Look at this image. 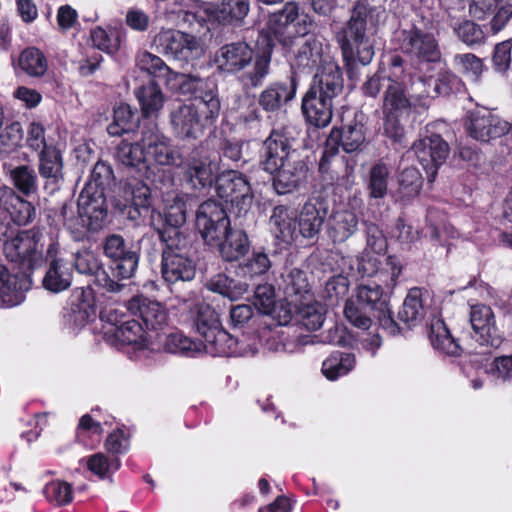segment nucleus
I'll return each instance as SVG.
<instances>
[{
    "label": "nucleus",
    "mask_w": 512,
    "mask_h": 512,
    "mask_svg": "<svg viewBox=\"0 0 512 512\" xmlns=\"http://www.w3.org/2000/svg\"><path fill=\"white\" fill-rule=\"evenodd\" d=\"M136 97L145 117H156L164 105V95L161 88L154 82L140 87Z\"/></svg>",
    "instance_id": "nucleus-48"
},
{
    "label": "nucleus",
    "mask_w": 512,
    "mask_h": 512,
    "mask_svg": "<svg viewBox=\"0 0 512 512\" xmlns=\"http://www.w3.org/2000/svg\"><path fill=\"white\" fill-rule=\"evenodd\" d=\"M299 153L292 147L285 130H273L263 143L261 165L270 174H274L283 164H287Z\"/></svg>",
    "instance_id": "nucleus-15"
},
{
    "label": "nucleus",
    "mask_w": 512,
    "mask_h": 512,
    "mask_svg": "<svg viewBox=\"0 0 512 512\" xmlns=\"http://www.w3.org/2000/svg\"><path fill=\"white\" fill-rule=\"evenodd\" d=\"M334 104L335 102L331 100L307 91L302 99L301 108L308 123L317 128H324L332 120Z\"/></svg>",
    "instance_id": "nucleus-34"
},
{
    "label": "nucleus",
    "mask_w": 512,
    "mask_h": 512,
    "mask_svg": "<svg viewBox=\"0 0 512 512\" xmlns=\"http://www.w3.org/2000/svg\"><path fill=\"white\" fill-rule=\"evenodd\" d=\"M344 79L341 68L334 62H327L314 75L309 92L324 99L335 100L342 94Z\"/></svg>",
    "instance_id": "nucleus-24"
},
{
    "label": "nucleus",
    "mask_w": 512,
    "mask_h": 512,
    "mask_svg": "<svg viewBox=\"0 0 512 512\" xmlns=\"http://www.w3.org/2000/svg\"><path fill=\"white\" fill-rule=\"evenodd\" d=\"M128 310L138 315L150 330H162L167 325V311L158 301L136 296L129 301Z\"/></svg>",
    "instance_id": "nucleus-29"
},
{
    "label": "nucleus",
    "mask_w": 512,
    "mask_h": 512,
    "mask_svg": "<svg viewBox=\"0 0 512 512\" xmlns=\"http://www.w3.org/2000/svg\"><path fill=\"white\" fill-rule=\"evenodd\" d=\"M312 25V18L300 14L298 4L294 2L286 3L283 9L269 19L270 32L283 46H289L297 37L307 35Z\"/></svg>",
    "instance_id": "nucleus-6"
},
{
    "label": "nucleus",
    "mask_w": 512,
    "mask_h": 512,
    "mask_svg": "<svg viewBox=\"0 0 512 512\" xmlns=\"http://www.w3.org/2000/svg\"><path fill=\"white\" fill-rule=\"evenodd\" d=\"M142 143L147 147V158L158 165L171 166L181 162V154L177 147L158 128L150 122L142 129Z\"/></svg>",
    "instance_id": "nucleus-14"
},
{
    "label": "nucleus",
    "mask_w": 512,
    "mask_h": 512,
    "mask_svg": "<svg viewBox=\"0 0 512 512\" xmlns=\"http://www.w3.org/2000/svg\"><path fill=\"white\" fill-rule=\"evenodd\" d=\"M116 157L123 165L136 168L139 172L148 169L147 147L143 145L142 139L135 143L121 141L117 146Z\"/></svg>",
    "instance_id": "nucleus-46"
},
{
    "label": "nucleus",
    "mask_w": 512,
    "mask_h": 512,
    "mask_svg": "<svg viewBox=\"0 0 512 512\" xmlns=\"http://www.w3.org/2000/svg\"><path fill=\"white\" fill-rule=\"evenodd\" d=\"M282 278L284 293L287 299H290L289 305L297 306L298 302L308 298L310 285L306 272L292 268L282 275Z\"/></svg>",
    "instance_id": "nucleus-42"
},
{
    "label": "nucleus",
    "mask_w": 512,
    "mask_h": 512,
    "mask_svg": "<svg viewBox=\"0 0 512 512\" xmlns=\"http://www.w3.org/2000/svg\"><path fill=\"white\" fill-rule=\"evenodd\" d=\"M107 212L103 188L86 184L77 204L73 201L63 203L60 216L73 238L79 241L85 237L87 231L97 232L105 226Z\"/></svg>",
    "instance_id": "nucleus-3"
},
{
    "label": "nucleus",
    "mask_w": 512,
    "mask_h": 512,
    "mask_svg": "<svg viewBox=\"0 0 512 512\" xmlns=\"http://www.w3.org/2000/svg\"><path fill=\"white\" fill-rule=\"evenodd\" d=\"M136 65L154 77L165 78L168 83L175 81V75L179 74L173 72L159 56L148 51H140L137 54Z\"/></svg>",
    "instance_id": "nucleus-53"
},
{
    "label": "nucleus",
    "mask_w": 512,
    "mask_h": 512,
    "mask_svg": "<svg viewBox=\"0 0 512 512\" xmlns=\"http://www.w3.org/2000/svg\"><path fill=\"white\" fill-rule=\"evenodd\" d=\"M250 12V0H220L207 5L206 13L224 26L241 27Z\"/></svg>",
    "instance_id": "nucleus-25"
},
{
    "label": "nucleus",
    "mask_w": 512,
    "mask_h": 512,
    "mask_svg": "<svg viewBox=\"0 0 512 512\" xmlns=\"http://www.w3.org/2000/svg\"><path fill=\"white\" fill-rule=\"evenodd\" d=\"M385 288L376 282L360 284L356 289L357 302L369 309L370 312L387 311L389 304L388 293Z\"/></svg>",
    "instance_id": "nucleus-45"
},
{
    "label": "nucleus",
    "mask_w": 512,
    "mask_h": 512,
    "mask_svg": "<svg viewBox=\"0 0 512 512\" xmlns=\"http://www.w3.org/2000/svg\"><path fill=\"white\" fill-rule=\"evenodd\" d=\"M209 290L219 293L230 300H236L243 296L248 285L245 282L234 280L225 274H218L211 278L207 283Z\"/></svg>",
    "instance_id": "nucleus-56"
},
{
    "label": "nucleus",
    "mask_w": 512,
    "mask_h": 512,
    "mask_svg": "<svg viewBox=\"0 0 512 512\" xmlns=\"http://www.w3.org/2000/svg\"><path fill=\"white\" fill-rule=\"evenodd\" d=\"M137 119L127 104H121L114 110L113 122L108 125L107 132L111 136H120L133 129Z\"/></svg>",
    "instance_id": "nucleus-63"
},
{
    "label": "nucleus",
    "mask_w": 512,
    "mask_h": 512,
    "mask_svg": "<svg viewBox=\"0 0 512 512\" xmlns=\"http://www.w3.org/2000/svg\"><path fill=\"white\" fill-rule=\"evenodd\" d=\"M138 263L139 255L137 252H128V254L111 260L110 274L105 270L101 271L98 275V285L107 292H120L126 286L121 281L134 276Z\"/></svg>",
    "instance_id": "nucleus-23"
},
{
    "label": "nucleus",
    "mask_w": 512,
    "mask_h": 512,
    "mask_svg": "<svg viewBox=\"0 0 512 512\" xmlns=\"http://www.w3.org/2000/svg\"><path fill=\"white\" fill-rule=\"evenodd\" d=\"M62 169V157L55 147L50 146L39 154V173L43 178L58 183L63 179Z\"/></svg>",
    "instance_id": "nucleus-50"
},
{
    "label": "nucleus",
    "mask_w": 512,
    "mask_h": 512,
    "mask_svg": "<svg viewBox=\"0 0 512 512\" xmlns=\"http://www.w3.org/2000/svg\"><path fill=\"white\" fill-rule=\"evenodd\" d=\"M401 50L419 62L436 63L441 59L438 41L433 34L417 27L401 32Z\"/></svg>",
    "instance_id": "nucleus-13"
},
{
    "label": "nucleus",
    "mask_w": 512,
    "mask_h": 512,
    "mask_svg": "<svg viewBox=\"0 0 512 512\" xmlns=\"http://www.w3.org/2000/svg\"><path fill=\"white\" fill-rule=\"evenodd\" d=\"M95 314L92 290L83 287L74 289L63 313L64 321L69 328L76 330L84 327Z\"/></svg>",
    "instance_id": "nucleus-21"
},
{
    "label": "nucleus",
    "mask_w": 512,
    "mask_h": 512,
    "mask_svg": "<svg viewBox=\"0 0 512 512\" xmlns=\"http://www.w3.org/2000/svg\"><path fill=\"white\" fill-rule=\"evenodd\" d=\"M328 209V203L323 198H310L301 209L298 232L305 238L317 235L327 216Z\"/></svg>",
    "instance_id": "nucleus-28"
},
{
    "label": "nucleus",
    "mask_w": 512,
    "mask_h": 512,
    "mask_svg": "<svg viewBox=\"0 0 512 512\" xmlns=\"http://www.w3.org/2000/svg\"><path fill=\"white\" fill-rule=\"evenodd\" d=\"M200 106L180 104L170 112V123L175 135L179 138L196 139L202 134L206 125L212 124L217 118H207Z\"/></svg>",
    "instance_id": "nucleus-11"
},
{
    "label": "nucleus",
    "mask_w": 512,
    "mask_h": 512,
    "mask_svg": "<svg viewBox=\"0 0 512 512\" xmlns=\"http://www.w3.org/2000/svg\"><path fill=\"white\" fill-rule=\"evenodd\" d=\"M398 184L399 187L396 191L397 200L408 202L418 196L422 188V176L414 167L405 168L399 174Z\"/></svg>",
    "instance_id": "nucleus-52"
},
{
    "label": "nucleus",
    "mask_w": 512,
    "mask_h": 512,
    "mask_svg": "<svg viewBox=\"0 0 512 512\" xmlns=\"http://www.w3.org/2000/svg\"><path fill=\"white\" fill-rule=\"evenodd\" d=\"M296 94V83L291 77L290 83L275 82L264 89L258 98V103L266 112H276Z\"/></svg>",
    "instance_id": "nucleus-37"
},
{
    "label": "nucleus",
    "mask_w": 512,
    "mask_h": 512,
    "mask_svg": "<svg viewBox=\"0 0 512 512\" xmlns=\"http://www.w3.org/2000/svg\"><path fill=\"white\" fill-rule=\"evenodd\" d=\"M385 19L383 7L371 5L368 0L354 3L349 20L336 34L344 61L348 64L358 61L362 65L372 61L375 54L374 36Z\"/></svg>",
    "instance_id": "nucleus-1"
},
{
    "label": "nucleus",
    "mask_w": 512,
    "mask_h": 512,
    "mask_svg": "<svg viewBox=\"0 0 512 512\" xmlns=\"http://www.w3.org/2000/svg\"><path fill=\"white\" fill-rule=\"evenodd\" d=\"M270 61L269 55L265 53L255 54L253 52V60L250 65L240 71L241 74L238 80L243 88L251 89L262 85L270 72Z\"/></svg>",
    "instance_id": "nucleus-43"
},
{
    "label": "nucleus",
    "mask_w": 512,
    "mask_h": 512,
    "mask_svg": "<svg viewBox=\"0 0 512 512\" xmlns=\"http://www.w3.org/2000/svg\"><path fill=\"white\" fill-rule=\"evenodd\" d=\"M466 126L469 135L482 142L501 137L511 128L509 122L486 109L472 112Z\"/></svg>",
    "instance_id": "nucleus-22"
},
{
    "label": "nucleus",
    "mask_w": 512,
    "mask_h": 512,
    "mask_svg": "<svg viewBox=\"0 0 512 512\" xmlns=\"http://www.w3.org/2000/svg\"><path fill=\"white\" fill-rule=\"evenodd\" d=\"M154 43L161 52L180 61L197 58L203 52L199 39L178 30L162 29L155 36Z\"/></svg>",
    "instance_id": "nucleus-9"
},
{
    "label": "nucleus",
    "mask_w": 512,
    "mask_h": 512,
    "mask_svg": "<svg viewBox=\"0 0 512 512\" xmlns=\"http://www.w3.org/2000/svg\"><path fill=\"white\" fill-rule=\"evenodd\" d=\"M164 348L169 353L194 356L202 352V343L175 332L166 336Z\"/></svg>",
    "instance_id": "nucleus-60"
},
{
    "label": "nucleus",
    "mask_w": 512,
    "mask_h": 512,
    "mask_svg": "<svg viewBox=\"0 0 512 512\" xmlns=\"http://www.w3.org/2000/svg\"><path fill=\"white\" fill-rule=\"evenodd\" d=\"M104 322L103 333L114 346H131L135 351L149 349L152 336L146 333L140 323L129 319L121 309H106L101 314Z\"/></svg>",
    "instance_id": "nucleus-4"
},
{
    "label": "nucleus",
    "mask_w": 512,
    "mask_h": 512,
    "mask_svg": "<svg viewBox=\"0 0 512 512\" xmlns=\"http://www.w3.org/2000/svg\"><path fill=\"white\" fill-rule=\"evenodd\" d=\"M56 257H45V262L50 260V265L43 278L45 289L58 293L66 290L71 285V273L63 260Z\"/></svg>",
    "instance_id": "nucleus-44"
},
{
    "label": "nucleus",
    "mask_w": 512,
    "mask_h": 512,
    "mask_svg": "<svg viewBox=\"0 0 512 512\" xmlns=\"http://www.w3.org/2000/svg\"><path fill=\"white\" fill-rule=\"evenodd\" d=\"M3 252L7 260L20 270L19 273L27 277L29 272L45 263V257L59 254L58 234L38 227L23 230L5 241Z\"/></svg>",
    "instance_id": "nucleus-2"
},
{
    "label": "nucleus",
    "mask_w": 512,
    "mask_h": 512,
    "mask_svg": "<svg viewBox=\"0 0 512 512\" xmlns=\"http://www.w3.org/2000/svg\"><path fill=\"white\" fill-rule=\"evenodd\" d=\"M218 166L203 147L195 148L189 155L184 168V180L193 189L211 187L216 181Z\"/></svg>",
    "instance_id": "nucleus-16"
},
{
    "label": "nucleus",
    "mask_w": 512,
    "mask_h": 512,
    "mask_svg": "<svg viewBox=\"0 0 512 512\" xmlns=\"http://www.w3.org/2000/svg\"><path fill=\"white\" fill-rule=\"evenodd\" d=\"M427 300L426 291L418 287L411 288L398 312L399 319L412 326L420 323L427 313Z\"/></svg>",
    "instance_id": "nucleus-38"
},
{
    "label": "nucleus",
    "mask_w": 512,
    "mask_h": 512,
    "mask_svg": "<svg viewBox=\"0 0 512 512\" xmlns=\"http://www.w3.org/2000/svg\"><path fill=\"white\" fill-rule=\"evenodd\" d=\"M328 47L323 39L310 35L305 38L297 49L291 62V67L300 72H311L315 68L320 69L327 62H334L328 53Z\"/></svg>",
    "instance_id": "nucleus-20"
},
{
    "label": "nucleus",
    "mask_w": 512,
    "mask_h": 512,
    "mask_svg": "<svg viewBox=\"0 0 512 512\" xmlns=\"http://www.w3.org/2000/svg\"><path fill=\"white\" fill-rule=\"evenodd\" d=\"M495 10L490 22L493 33L502 30L512 18V0H473L470 5V12L477 19H484Z\"/></svg>",
    "instance_id": "nucleus-31"
},
{
    "label": "nucleus",
    "mask_w": 512,
    "mask_h": 512,
    "mask_svg": "<svg viewBox=\"0 0 512 512\" xmlns=\"http://www.w3.org/2000/svg\"><path fill=\"white\" fill-rule=\"evenodd\" d=\"M219 242L211 246L218 247L222 258L229 262L240 259L250 249L247 234L243 230H233L231 227L227 229V233Z\"/></svg>",
    "instance_id": "nucleus-40"
},
{
    "label": "nucleus",
    "mask_w": 512,
    "mask_h": 512,
    "mask_svg": "<svg viewBox=\"0 0 512 512\" xmlns=\"http://www.w3.org/2000/svg\"><path fill=\"white\" fill-rule=\"evenodd\" d=\"M412 150L423 169L427 172L429 180L433 181L438 168L446 161L449 155L447 142L441 136L433 134L414 142Z\"/></svg>",
    "instance_id": "nucleus-18"
},
{
    "label": "nucleus",
    "mask_w": 512,
    "mask_h": 512,
    "mask_svg": "<svg viewBox=\"0 0 512 512\" xmlns=\"http://www.w3.org/2000/svg\"><path fill=\"white\" fill-rule=\"evenodd\" d=\"M2 207L6 211L11 220L19 225L25 226L31 223L36 217L35 207L27 200L20 197L13 188H3Z\"/></svg>",
    "instance_id": "nucleus-36"
},
{
    "label": "nucleus",
    "mask_w": 512,
    "mask_h": 512,
    "mask_svg": "<svg viewBox=\"0 0 512 512\" xmlns=\"http://www.w3.org/2000/svg\"><path fill=\"white\" fill-rule=\"evenodd\" d=\"M306 174L307 166L300 159V156L287 164H283L274 173L273 186L275 191L280 195L291 193L305 180Z\"/></svg>",
    "instance_id": "nucleus-33"
},
{
    "label": "nucleus",
    "mask_w": 512,
    "mask_h": 512,
    "mask_svg": "<svg viewBox=\"0 0 512 512\" xmlns=\"http://www.w3.org/2000/svg\"><path fill=\"white\" fill-rule=\"evenodd\" d=\"M254 50L245 42H234L223 45L215 56L219 70L229 74L239 73L247 68L253 60Z\"/></svg>",
    "instance_id": "nucleus-26"
},
{
    "label": "nucleus",
    "mask_w": 512,
    "mask_h": 512,
    "mask_svg": "<svg viewBox=\"0 0 512 512\" xmlns=\"http://www.w3.org/2000/svg\"><path fill=\"white\" fill-rule=\"evenodd\" d=\"M382 111L384 115V133L394 141H400L404 135L401 120L415 112L406 86L402 82L387 80L383 97Z\"/></svg>",
    "instance_id": "nucleus-5"
},
{
    "label": "nucleus",
    "mask_w": 512,
    "mask_h": 512,
    "mask_svg": "<svg viewBox=\"0 0 512 512\" xmlns=\"http://www.w3.org/2000/svg\"><path fill=\"white\" fill-rule=\"evenodd\" d=\"M355 366V356L350 353L335 352L322 363V373L329 380L348 374Z\"/></svg>",
    "instance_id": "nucleus-55"
},
{
    "label": "nucleus",
    "mask_w": 512,
    "mask_h": 512,
    "mask_svg": "<svg viewBox=\"0 0 512 512\" xmlns=\"http://www.w3.org/2000/svg\"><path fill=\"white\" fill-rule=\"evenodd\" d=\"M230 227V220L221 204L203 202L196 212V228L207 245L220 243Z\"/></svg>",
    "instance_id": "nucleus-8"
},
{
    "label": "nucleus",
    "mask_w": 512,
    "mask_h": 512,
    "mask_svg": "<svg viewBox=\"0 0 512 512\" xmlns=\"http://www.w3.org/2000/svg\"><path fill=\"white\" fill-rule=\"evenodd\" d=\"M162 221L161 213L152 210L150 216V224L159 234L161 243L163 244L162 257L167 254H186L189 252V241L186 235L180 230V227L160 226L157 224Z\"/></svg>",
    "instance_id": "nucleus-30"
},
{
    "label": "nucleus",
    "mask_w": 512,
    "mask_h": 512,
    "mask_svg": "<svg viewBox=\"0 0 512 512\" xmlns=\"http://www.w3.org/2000/svg\"><path fill=\"white\" fill-rule=\"evenodd\" d=\"M428 337L435 350L448 356L460 355V345L452 337L443 319L436 315L430 320Z\"/></svg>",
    "instance_id": "nucleus-39"
},
{
    "label": "nucleus",
    "mask_w": 512,
    "mask_h": 512,
    "mask_svg": "<svg viewBox=\"0 0 512 512\" xmlns=\"http://www.w3.org/2000/svg\"><path fill=\"white\" fill-rule=\"evenodd\" d=\"M13 186L23 195L29 196L38 189V177L35 169L29 165L11 167L8 172Z\"/></svg>",
    "instance_id": "nucleus-54"
},
{
    "label": "nucleus",
    "mask_w": 512,
    "mask_h": 512,
    "mask_svg": "<svg viewBox=\"0 0 512 512\" xmlns=\"http://www.w3.org/2000/svg\"><path fill=\"white\" fill-rule=\"evenodd\" d=\"M28 283L25 275L11 274L5 266L0 265V306L12 307L20 304Z\"/></svg>",
    "instance_id": "nucleus-35"
},
{
    "label": "nucleus",
    "mask_w": 512,
    "mask_h": 512,
    "mask_svg": "<svg viewBox=\"0 0 512 512\" xmlns=\"http://www.w3.org/2000/svg\"><path fill=\"white\" fill-rule=\"evenodd\" d=\"M186 212L184 196L172 195L165 199L164 222L161 226L181 227L186 221Z\"/></svg>",
    "instance_id": "nucleus-62"
},
{
    "label": "nucleus",
    "mask_w": 512,
    "mask_h": 512,
    "mask_svg": "<svg viewBox=\"0 0 512 512\" xmlns=\"http://www.w3.org/2000/svg\"><path fill=\"white\" fill-rule=\"evenodd\" d=\"M359 219L349 207L335 208L327 219V235L333 243H344L358 230Z\"/></svg>",
    "instance_id": "nucleus-27"
},
{
    "label": "nucleus",
    "mask_w": 512,
    "mask_h": 512,
    "mask_svg": "<svg viewBox=\"0 0 512 512\" xmlns=\"http://www.w3.org/2000/svg\"><path fill=\"white\" fill-rule=\"evenodd\" d=\"M270 226L274 235L287 243L298 233L295 212L283 205L274 207L270 216Z\"/></svg>",
    "instance_id": "nucleus-41"
},
{
    "label": "nucleus",
    "mask_w": 512,
    "mask_h": 512,
    "mask_svg": "<svg viewBox=\"0 0 512 512\" xmlns=\"http://www.w3.org/2000/svg\"><path fill=\"white\" fill-rule=\"evenodd\" d=\"M124 196L131 201L133 210L138 216H141L143 212H149L152 205L151 191L142 180L128 179L124 187Z\"/></svg>",
    "instance_id": "nucleus-47"
},
{
    "label": "nucleus",
    "mask_w": 512,
    "mask_h": 512,
    "mask_svg": "<svg viewBox=\"0 0 512 512\" xmlns=\"http://www.w3.org/2000/svg\"><path fill=\"white\" fill-rule=\"evenodd\" d=\"M43 493L47 501L56 506L67 505L73 500L72 486L62 480H53L47 483Z\"/></svg>",
    "instance_id": "nucleus-64"
},
{
    "label": "nucleus",
    "mask_w": 512,
    "mask_h": 512,
    "mask_svg": "<svg viewBox=\"0 0 512 512\" xmlns=\"http://www.w3.org/2000/svg\"><path fill=\"white\" fill-rule=\"evenodd\" d=\"M366 246L358 258H377L387 249V239L383 231L374 223L365 221Z\"/></svg>",
    "instance_id": "nucleus-57"
},
{
    "label": "nucleus",
    "mask_w": 512,
    "mask_h": 512,
    "mask_svg": "<svg viewBox=\"0 0 512 512\" xmlns=\"http://www.w3.org/2000/svg\"><path fill=\"white\" fill-rule=\"evenodd\" d=\"M413 104L415 105V112L427 110L430 106L431 99L435 98L432 86V76H419L417 79H412L410 83V90L407 91Z\"/></svg>",
    "instance_id": "nucleus-51"
},
{
    "label": "nucleus",
    "mask_w": 512,
    "mask_h": 512,
    "mask_svg": "<svg viewBox=\"0 0 512 512\" xmlns=\"http://www.w3.org/2000/svg\"><path fill=\"white\" fill-rule=\"evenodd\" d=\"M202 352L211 356H230V355H254L258 351L256 340L247 346L243 341L236 340L231 334L221 326L203 337Z\"/></svg>",
    "instance_id": "nucleus-19"
},
{
    "label": "nucleus",
    "mask_w": 512,
    "mask_h": 512,
    "mask_svg": "<svg viewBox=\"0 0 512 512\" xmlns=\"http://www.w3.org/2000/svg\"><path fill=\"white\" fill-rule=\"evenodd\" d=\"M390 171L383 162L374 164L369 171L367 187L372 198H383L387 194Z\"/></svg>",
    "instance_id": "nucleus-61"
},
{
    "label": "nucleus",
    "mask_w": 512,
    "mask_h": 512,
    "mask_svg": "<svg viewBox=\"0 0 512 512\" xmlns=\"http://www.w3.org/2000/svg\"><path fill=\"white\" fill-rule=\"evenodd\" d=\"M357 270L363 277H374L376 283L392 291L402 274L403 265L395 255H381L377 258H358Z\"/></svg>",
    "instance_id": "nucleus-10"
},
{
    "label": "nucleus",
    "mask_w": 512,
    "mask_h": 512,
    "mask_svg": "<svg viewBox=\"0 0 512 512\" xmlns=\"http://www.w3.org/2000/svg\"><path fill=\"white\" fill-rule=\"evenodd\" d=\"M364 126L361 123H350L341 130L333 129L330 140L339 141L343 150L347 153L357 151L365 142Z\"/></svg>",
    "instance_id": "nucleus-49"
},
{
    "label": "nucleus",
    "mask_w": 512,
    "mask_h": 512,
    "mask_svg": "<svg viewBox=\"0 0 512 512\" xmlns=\"http://www.w3.org/2000/svg\"><path fill=\"white\" fill-rule=\"evenodd\" d=\"M19 66L29 76L41 77L47 71L48 63L39 49L30 47L20 54Z\"/></svg>",
    "instance_id": "nucleus-59"
},
{
    "label": "nucleus",
    "mask_w": 512,
    "mask_h": 512,
    "mask_svg": "<svg viewBox=\"0 0 512 512\" xmlns=\"http://www.w3.org/2000/svg\"><path fill=\"white\" fill-rule=\"evenodd\" d=\"M161 274L168 283L191 281L196 274V263L186 254H167L161 260Z\"/></svg>",
    "instance_id": "nucleus-32"
},
{
    "label": "nucleus",
    "mask_w": 512,
    "mask_h": 512,
    "mask_svg": "<svg viewBox=\"0 0 512 512\" xmlns=\"http://www.w3.org/2000/svg\"><path fill=\"white\" fill-rule=\"evenodd\" d=\"M217 195L236 206L239 211H247L252 203L251 187L246 177L235 170H227L216 178Z\"/></svg>",
    "instance_id": "nucleus-12"
},
{
    "label": "nucleus",
    "mask_w": 512,
    "mask_h": 512,
    "mask_svg": "<svg viewBox=\"0 0 512 512\" xmlns=\"http://www.w3.org/2000/svg\"><path fill=\"white\" fill-rule=\"evenodd\" d=\"M297 309L298 321L310 331L318 330L322 327L325 317L324 307L318 303H303L302 301L294 306Z\"/></svg>",
    "instance_id": "nucleus-58"
},
{
    "label": "nucleus",
    "mask_w": 512,
    "mask_h": 512,
    "mask_svg": "<svg viewBox=\"0 0 512 512\" xmlns=\"http://www.w3.org/2000/svg\"><path fill=\"white\" fill-rule=\"evenodd\" d=\"M469 315L475 341L482 346L498 348L504 338L496 326L495 315L491 307L485 304L472 305Z\"/></svg>",
    "instance_id": "nucleus-17"
},
{
    "label": "nucleus",
    "mask_w": 512,
    "mask_h": 512,
    "mask_svg": "<svg viewBox=\"0 0 512 512\" xmlns=\"http://www.w3.org/2000/svg\"><path fill=\"white\" fill-rule=\"evenodd\" d=\"M175 82L182 94L194 95L196 101L194 104L200 106V109L207 114V118L219 116L221 104L215 79L179 73L175 75Z\"/></svg>",
    "instance_id": "nucleus-7"
}]
</instances>
